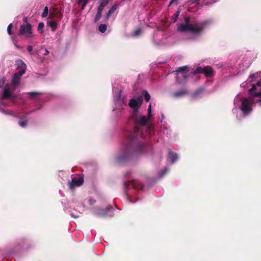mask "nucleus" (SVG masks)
<instances>
[{
  "label": "nucleus",
  "mask_w": 261,
  "mask_h": 261,
  "mask_svg": "<svg viewBox=\"0 0 261 261\" xmlns=\"http://www.w3.org/2000/svg\"><path fill=\"white\" fill-rule=\"evenodd\" d=\"M144 93V97H145V99L146 101H148L150 98V96L149 95V94L148 93V92L146 91H144L143 92Z\"/></svg>",
  "instance_id": "obj_23"
},
{
  "label": "nucleus",
  "mask_w": 261,
  "mask_h": 261,
  "mask_svg": "<svg viewBox=\"0 0 261 261\" xmlns=\"http://www.w3.org/2000/svg\"><path fill=\"white\" fill-rule=\"evenodd\" d=\"M83 182V178L81 176H75L72 178L71 182L70 183V188L73 189L75 187L81 186Z\"/></svg>",
  "instance_id": "obj_8"
},
{
  "label": "nucleus",
  "mask_w": 261,
  "mask_h": 261,
  "mask_svg": "<svg viewBox=\"0 0 261 261\" xmlns=\"http://www.w3.org/2000/svg\"><path fill=\"white\" fill-rule=\"evenodd\" d=\"M239 96H237L235 99H234V105H236L237 104V103L238 102V100H239Z\"/></svg>",
  "instance_id": "obj_32"
},
{
  "label": "nucleus",
  "mask_w": 261,
  "mask_h": 261,
  "mask_svg": "<svg viewBox=\"0 0 261 261\" xmlns=\"http://www.w3.org/2000/svg\"><path fill=\"white\" fill-rule=\"evenodd\" d=\"M205 22L201 23H197L195 22H191L188 17L185 18V22L178 24L177 30L180 32H190L193 33H198L202 31Z\"/></svg>",
  "instance_id": "obj_3"
},
{
  "label": "nucleus",
  "mask_w": 261,
  "mask_h": 261,
  "mask_svg": "<svg viewBox=\"0 0 261 261\" xmlns=\"http://www.w3.org/2000/svg\"><path fill=\"white\" fill-rule=\"evenodd\" d=\"M143 101L142 96H141L138 97L137 99H131L129 105V106L134 108L135 110L138 109L142 104Z\"/></svg>",
  "instance_id": "obj_9"
},
{
  "label": "nucleus",
  "mask_w": 261,
  "mask_h": 261,
  "mask_svg": "<svg viewBox=\"0 0 261 261\" xmlns=\"http://www.w3.org/2000/svg\"><path fill=\"white\" fill-rule=\"evenodd\" d=\"M101 13H102V12L100 11V10H97V14H96V17L95 18V21H98L100 19V18L101 17Z\"/></svg>",
  "instance_id": "obj_24"
},
{
  "label": "nucleus",
  "mask_w": 261,
  "mask_h": 261,
  "mask_svg": "<svg viewBox=\"0 0 261 261\" xmlns=\"http://www.w3.org/2000/svg\"><path fill=\"white\" fill-rule=\"evenodd\" d=\"M126 187L128 188H142L141 184L137 180H133L125 184Z\"/></svg>",
  "instance_id": "obj_11"
},
{
  "label": "nucleus",
  "mask_w": 261,
  "mask_h": 261,
  "mask_svg": "<svg viewBox=\"0 0 261 261\" xmlns=\"http://www.w3.org/2000/svg\"><path fill=\"white\" fill-rule=\"evenodd\" d=\"M89 0H78L77 4L81 6V9L84 10L88 3Z\"/></svg>",
  "instance_id": "obj_14"
},
{
  "label": "nucleus",
  "mask_w": 261,
  "mask_h": 261,
  "mask_svg": "<svg viewBox=\"0 0 261 261\" xmlns=\"http://www.w3.org/2000/svg\"><path fill=\"white\" fill-rule=\"evenodd\" d=\"M95 201H92V200H89V202L91 204H93V203H94Z\"/></svg>",
  "instance_id": "obj_36"
},
{
  "label": "nucleus",
  "mask_w": 261,
  "mask_h": 261,
  "mask_svg": "<svg viewBox=\"0 0 261 261\" xmlns=\"http://www.w3.org/2000/svg\"><path fill=\"white\" fill-rule=\"evenodd\" d=\"M117 5H114L109 10V11H108V12L107 13V16H106V17H107V19H108L110 16L111 15L114 13V12L115 11V10H116L117 9Z\"/></svg>",
  "instance_id": "obj_13"
},
{
  "label": "nucleus",
  "mask_w": 261,
  "mask_h": 261,
  "mask_svg": "<svg viewBox=\"0 0 261 261\" xmlns=\"http://www.w3.org/2000/svg\"><path fill=\"white\" fill-rule=\"evenodd\" d=\"M32 25L30 23L22 24L20 28L19 35L24 36L27 38L33 37Z\"/></svg>",
  "instance_id": "obj_5"
},
{
  "label": "nucleus",
  "mask_w": 261,
  "mask_h": 261,
  "mask_svg": "<svg viewBox=\"0 0 261 261\" xmlns=\"http://www.w3.org/2000/svg\"><path fill=\"white\" fill-rule=\"evenodd\" d=\"M204 73L206 76H211L213 75V71L212 68L210 66L205 67L204 68H197L194 72V73Z\"/></svg>",
  "instance_id": "obj_6"
},
{
  "label": "nucleus",
  "mask_w": 261,
  "mask_h": 261,
  "mask_svg": "<svg viewBox=\"0 0 261 261\" xmlns=\"http://www.w3.org/2000/svg\"><path fill=\"white\" fill-rule=\"evenodd\" d=\"M186 93V90H181L180 91L175 92L174 94V96H175V97H179V96H182V95L185 94Z\"/></svg>",
  "instance_id": "obj_21"
},
{
  "label": "nucleus",
  "mask_w": 261,
  "mask_h": 261,
  "mask_svg": "<svg viewBox=\"0 0 261 261\" xmlns=\"http://www.w3.org/2000/svg\"><path fill=\"white\" fill-rule=\"evenodd\" d=\"M49 26L51 28L53 31H55L57 27V23L54 20H51L48 22Z\"/></svg>",
  "instance_id": "obj_15"
},
{
  "label": "nucleus",
  "mask_w": 261,
  "mask_h": 261,
  "mask_svg": "<svg viewBox=\"0 0 261 261\" xmlns=\"http://www.w3.org/2000/svg\"><path fill=\"white\" fill-rule=\"evenodd\" d=\"M258 102L261 105V99L258 101Z\"/></svg>",
  "instance_id": "obj_37"
},
{
  "label": "nucleus",
  "mask_w": 261,
  "mask_h": 261,
  "mask_svg": "<svg viewBox=\"0 0 261 261\" xmlns=\"http://www.w3.org/2000/svg\"><path fill=\"white\" fill-rule=\"evenodd\" d=\"M16 65L18 69V72L21 73L23 72V73H24L26 69V65L22 60H17L16 61Z\"/></svg>",
  "instance_id": "obj_10"
},
{
  "label": "nucleus",
  "mask_w": 261,
  "mask_h": 261,
  "mask_svg": "<svg viewBox=\"0 0 261 261\" xmlns=\"http://www.w3.org/2000/svg\"><path fill=\"white\" fill-rule=\"evenodd\" d=\"M29 94L30 95L31 97H35L38 95V93L36 92H31L29 93Z\"/></svg>",
  "instance_id": "obj_29"
},
{
  "label": "nucleus",
  "mask_w": 261,
  "mask_h": 261,
  "mask_svg": "<svg viewBox=\"0 0 261 261\" xmlns=\"http://www.w3.org/2000/svg\"><path fill=\"white\" fill-rule=\"evenodd\" d=\"M179 14H180V10L178 9L177 10L174 16L173 17V18H172V22H175L176 21L177 19L178 18V17L179 16Z\"/></svg>",
  "instance_id": "obj_19"
},
{
  "label": "nucleus",
  "mask_w": 261,
  "mask_h": 261,
  "mask_svg": "<svg viewBox=\"0 0 261 261\" xmlns=\"http://www.w3.org/2000/svg\"><path fill=\"white\" fill-rule=\"evenodd\" d=\"M178 0H171V2L170 3V5H171L172 4H173L175 2H177Z\"/></svg>",
  "instance_id": "obj_33"
},
{
  "label": "nucleus",
  "mask_w": 261,
  "mask_h": 261,
  "mask_svg": "<svg viewBox=\"0 0 261 261\" xmlns=\"http://www.w3.org/2000/svg\"><path fill=\"white\" fill-rule=\"evenodd\" d=\"M28 50L30 53L32 52L33 50V46L31 45H29L28 46Z\"/></svg>",
  "instance_id": "obj_30"
},
{
  "label": "nucleus",
  "mask_w": 261,
  "mask_h": 261,
  "mask_svg": "<svg viewBox=\"0 0 261 261\" xmlns=\"http://www.w3.org/2000/svg\"><path fill=\"white\" fill-rule=\"evenodd\" d=\"M99 31L101 33H104L107 30V25L106 24H100L98 27Z\"/></svg>",
  "instance_id": "obj_20"
},
{
  "label": "nucleus",
  "mask_w": 261,
  "mask_h": 261,
  "mask_svg": "<svg viewBox=\"0 0 261 261\" xmlns=\"http://www.w3.org/2000/svg\"><path fill=\"white\" fill-rule=\"evenodd\" d=\"M99 215H101V216H105V215H107V213H99Z\"/></svg>",
  "instance_id": "obj_35"
},
{
  "label": "nucleus",
  "mask_w": 261,
  "mask_h": 261,
  "mask_svg": "<svg viewBox=\"0 0 261 261\" xmlns=\"http://www.w3.org/2000/svg\"><path fill=\"white\" fill-rule=\"evenodd\" d=\"M48 53H49V51L47 49H45V53H44V55H47L48 54Z\"/></svg>",
  "instance_id": "obj_34"
},
{
  "label": "nucleus",
  "mask_w": 261,
  "mask_h": 261,
  "mask_svg": "<svg viewBox=\"0 0 261 261\" xmlns=\"http://www.w3.org/2000/svg\"><path fill=\"white\" fill-rule=\"evenodd\" d=\"M71 215L72 217H74V218H77L80 216L79 214H74L73 213H72Z\"/></svg>",
  "instance_id": "obj_31"
},
{
  "label": "nucleus",
  "mask_w": 261,
  "mask_h": 261,
  "mask_svg": "<svg viewBox=\"0 0 261 261\" xmlns=\"http://www.w3.org/2000/svg\"><path fill=\"white\" fill-rule=\"evenodd\" d=\"M44 27V24L43 22H40L38 24V31L40 32V33L41 34H42L43 33V29Z\"/></svg>",
  "instance_id": "obj_18"
},
{
  "label": "nucleus",
  "mask_w": 261,
  "mask_h": 261,
  "mask_svg": "<svg viewBox=\"0 0 261 261\" xmlns=\"http://www.w3.org/2000/svg\"><path fill=\"white\" fill-rule=\"evenodd\" d=\"M260 74H261L260 73H254V74H251L249 76V79L248 80L249 81V82H251L252 81L253 79H256L259 74V77H261V75H260Z\"/></svg>",
  "instance_id": "obj_17"
},
{
  "label": "nucleus",
  "mask_w": 261,
  "mask_h": 261,
  "mask_svg": "<svg viewBox=\"0 0 261 261\" xmlns=\"http://www.w3.org/2000/svg\"><path fill=\"white\" fill-rule=\"evenodd\" d=\"M141 29H138L137 30H136L135 31H134V32L133 33V36H138L140 33H141Z\"/></svg>",
  "instance_id": "obj_26"
},
{
  "label": "nucleus",
  "mask_w": 261,
  "mask_h": 261,
  "mask_svg": "<svg viewBox=\"0 0 261 261\" xmlns=\"http://www.w3.org/2000/svg\"><path fill=\"white\" fill-rule=\"evenodd\" d=\"M187 67L184 66L178 68L176 70V72L177 73V78L178 79L179 77H183L184 79H186L188 76V73L187 71ZM178 83H181V81L177 80Z\"/></svg>",
  "instance_id": "obj_7"
},
{
  "label": "nucleus",
  "mask_w": 261,
  "mask_h": 261,
  "mask_svg": "<svg viewBox=\"0 0 261 261\" xmlns=\"http://www.w3.org/2000/svg\"><path fill=\"white\" fill-rule=\"evenodd\" d=\"M23 72L21 73L17 72L16 73L12 79L11 85H6L4 90L3 97L12 98V92L15 88L19 85L20 77L23 74Z\"/></svg>",
  "instance_id": "obj_4"
},
{
  "label": "nucleus",
  "mask_w": 261,
  "mask_h": 261,
  "mask_svg": "<svg viewBox=\"0 0 261 261\" xmlns=\"http://www.w3.org/2000/svg\"><path fill=\"white\" fill-rule=\"evenodd\" d=\"M261 81L257 82L256 85H253L252 87L250 89L249 92L252 95L248 98H244L242 100V103L240 107L241 110L242 111L244 115H247L252 111L251 106L254 103V96H261Z\"/></svg>",
  "instance_id": "obj_1"
},
{
  "label": "nucleus",
  "mask_w": 261,
  "mask_h": 261,
  "mask_svg": "<svg viewBox=\"0 0 261 261\" xmlns=\"http://www.w3.org/2000/svg\"><path fill=\"white\" fill-rule=\"evenodd\" d=\"M177 158V155L176 153L169 151V159L172 163H173Z\"/></svg>",
  "instance_id": "obj_12"
},
{
  "label": "nucleus",
  "mask_w": 261,
  "mask_h": 261,
  "mask_svg": "<svg viewBox=\"0 0 261 261\" xmlns=\"http://www.w3.org/2000/svg\"><path fill=\"white\" fill-rule=\"evenodd\" d=\"M108 3V1H102L100 3V6H99V7L98 8V10H100V11L102 12L103 9V8H104V7L107 6Z\"/></svg>",
  "instance_id": "obj_16"
},
{
  "label": "nucleus",
  "mask_w": 261,
  "mask_h": 261,
  "mask_svg": "<svg viewBox=\"0 0 261 261\" xmlns=\"http://www.w3.org/2000/svg\"><path fill=\"white\" fill-rule=\"evenodd\" d=\"M12 23L9 24V25H8V28H7V32H8V33L9 35H11V29H12Z\"/></svg>",
  "instance_id": "obj_27"
},
{
  "label": "nucleus",
  "mask_w": 261,
  "mask_h": 261,
  "mask_svg": "<svg viewBox=\"0 0 261 261\" xmlns=\"http://www.w3.org/2000/svg\"><path fill=\"white\" fill-rule=\"evenodd\" d=\"M6 81V79L3 77L0 80V88L2 87Z\"/></svg>",
  "instance_id": "obj_28"
},
{
  "label": "nucleus",
  "mask_w": 261,
  "mask_h": 261,
  "mask_svg": "<svg viewBox=\"0 0 261 261\" xmlns=\"http://www.w3.org/2000/svg\"><path fill=\"white\" fill-rule=\"evenodd\" d=\"M19 124L20 125V126L23 127L27 125V122L25 120L21 119L19 121Z\"/></svg>",
  "instance_id": "obj_25"
},
{
  "label": "nucleus",
  "mask_w": 261,
  "mask_h": 261,
  "mask_svg": "<svg viewBox=\"0 0 261 261\" xmlns=\"http://www.w3.org/2000/svg\"><path fill=\"white\" fill-rule=\"evenodd\" d=\"M48 13V8L47 7H45L44 9V10L41 15V16L42 17H45L46 16H47Z\"/></svg>",
  "instance_id": "obj_22"
},
{
  "label": "nucleus",
  "mask_w": 261,
  "mask_h": 261,
  "mask_svg": "<svg viewBox=\"0 0 261 261\" xmlns=\"http://www.w3.org/2000/svg\"><path fill=\"white\" fill-rule=\"evenodd\" d=\"M151 103H150L148 108L147 117L141 116L135 118L137 123L141 125L140 128H135V134H136L137 135H138L139 133H140V135H145L144 133L143 132V130L144 129H145V133L147 135H152L153 130L152 126L151 124L147 123L148 121L151 119Z\"/></svg>",
  "instance_id": "obj_2"
}]
</instances>
